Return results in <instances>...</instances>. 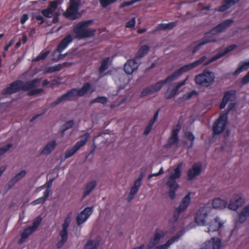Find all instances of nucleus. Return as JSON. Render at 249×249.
Wrapping results in <instances>:
<instances>
[{"instance_id":"55","label":"nucleus","mask_w":249,"mask_h":249,"mask_svg":"<svg viewBox=\"0 0 249 249\" xmlns=\"http://www.w3.org/2000/svg\"><path fill=\"white\" fill-rule=\"evenodd\" d=\"M139 190L137 189V188H135V187H132V188L131 189V190H130V193H129V196H128V199L129 200H131L133 196H134V195H135L136 193L138 192Z\"/></svg>"},{"instance_id":"58","label":"nucleus","mask_w":249,"mask_h":249,"mask_svg":"<svg viewBox=\"0 0 249 249\" xmlns=\"http://www.w3.org/2000/svg\"><path fill=\"white\" fill-rule=\"evenodd\" d=\"M34 18L36 20L40 21V24L43 23L44 22V18L41 15H35L34 16Z\"/></svg>"},{"instance_id":"11","label":"nucleus","mask_w":249,"mask_h":249,"mask_svg":"<svg viewBox=\"0 0 249 249\" xmlns=\"http://www.w3.org/2000/svg\"><path fill=\"white\" fill-rule=\"evenodd\" d=\"M71 215H68L65 219L64 222L62 225V230L60 231V235L61 236L60 240L58 242L57 246L58 248L62 247L64 244L66 242L68 238V228L71 222Z\"/></svg>"},{"instance_id":"64","label":"nucleus","mask_w":249,"mask_h":249,"mask_svg":"<svg viewBox=\"0 0 249 249\" xmlns=\"http://www.w3.org/2000/svg\"><path fill=\"white\" fill-rule=\"evenodd\" d=\"M54 71H56V69H54L53 66L52 67H49L47 71V72H50V73L53 72Z\"/></svg>"},{"instance_id":"43","label":"nucleus","mask_w":249,"mask_h":249,"mask_svg":"<svg viewBox=\"0 0 249 249\" xmlns=\"http://www.w3.org/2000/svg\"><path fill=\"white\" fill-rule=\"evenodd\" d=\"M109 58L107 57L103 60L101 66L99 68V73L102 74L107 69L108 64L109 63Z\"/></svg>"},{"instance_id":"4","label":"nucleus","mask_w":249,"mask_h":249,"mask_svg":"<svg viewBox=\"0 0 249 249\" xmlns=\"http://www.w3.org/2000/svg\"><path fill=\"white\" fill-rule=\"evenodd\" d=\"M233 20L231 19L226 20L213 28L211 31L207 33L203 38V44L214 42L216 40V34L224 31L233 23Z\"/></svg>"},{"instance_id":"56","label":"nucleus","mask_w":249,"mask_h":249,"mask_svg":"<svg viewBox=\"0 0 249 249\" xmlns=\"http://www.w3.org/2000/svg\"><path fill=\"white\" fill-rule=\"evenodd\" d=\"M135 25V19L133 18L130 20L128 21L126 24V27L127 28H133Z\"/></svg>"},{"instance_id":"57","label":"nucleus","mask_w":249,"mask_h":249,"mask_svg":"<svg viewBox=\"0 0 249 249\" xmlns=\"http://www.w3.org/2000/svg\"><path fill=\"white\" fill-rule=\"evenodd\" d=\"M249 82V71L247 74L243 78L241 83L243 85H246Z\"/></svg>"},{"instance_id":"59","label":"nucleus","mask_w":249,"mask_h":249,"mask_svg":"<svg viewBox=\"0 0 249 249\" xmlns=\"http://www.w3.org/2000/svg\"><path fill=\"white\" fill-rule=\"evenodd\" d=\"M51 185V184L49 185L48 188L44 192L43 196L42 197L45 198V201H46L47 198L49 196Z\"/></svg>"},{"instance_id":"52","label":"nucleus","mask_w":249,"mask_h":249,"mask_svg":"<svg viewBox=\"0 0 249 249\" xmlns=\"http://www.w3.org/2000/svg\"><path fill=\"white\" fill-rule=\"evenodd\" d=\"M11 147L12 144H8L3 147L0 148V157L6 152Z\"/></svg>"},{"instance_id":"40","label":"nucleus","mask_w":249,"mask_h":249,"mask_svg":"<svg viewBox=\"0 0 249 249\" xmlns=\"http://www.w3.org/2000/svg\"><path fill=\"white\" fill-rule=\"evenodd\" d=\"M158 115V112L156 113L154 115L153 118L150 121L148 125L146 126V127L145 128V129L144 130V135H147L150 132L154 124L155 123V122H156V121L157 119Z\"/></svg>"},{"instance_id":"48","label":"nucleus","mask_w":249,"mask_h":249,"mask_svg":"<svg viewBox=\"0 0 249 249\" xmlns=\"http://www.w3.org/2000/svg\"><path fill=\"white\" fill-rule=\"evenodd\" d=\"M64 101H65L64 97L63 96V95L61 96L60 97H59V98H58L54 101L52 102L51 104V107H55V106L58 105L60 103L64 102Z\"/></svg>"},{"instance_id":"32","label":"nucleus","mask_w":249,"mask_h":249,"mask_svg":"<svg viewBox=\"0 0 249 249\" xmlns=\"http://www.w3.org/2000/svg\"><path fill=\"white\" fill-rule=\"evenodd\" d=\"M180 126L178 125L177 128L173 130L172 134L170 138L169 139L168 141L170 145L174 144L177 143L178 141V134Z\"/></svg>"},{"instance_id":"23","label":"nucleus","mask_w":249,"mask_h":249,"mask_svg":"<svg viewBox=\"0 0 249 249\" xmlns=\"http://www.w3.org/2000/svg\"><path fill=\"white\" fill-rule=\"evenodd\" d=\"M235 96V92L234 91H228L224 93L222 101L220 104V107L224 108L228 102L233 100Z\"/></svg>"},{"instance_id":"12","label":"nucleus","mask_w":249,"mask_h":249,"mask_svg":"<svg viewBox=\"0 0 249 249\" xmlns=\"http://www.w3.org/2000/svg\"><path fill=\"white\" fill-rule=\"evenodd\" d=\"M167 79L168 77L164 80L159 81L155 85L147 87L141 92V96H145L159 91L165 84L172 81L171 80Z\"/></svg>"},{"instance_id":"26","label":"nucleus","mask_w":249,"mask_h":249,"mask_svg":"<svg viewBox=\"0 0 249 249\" xmlns=\"http://www.w3.org/2000/svg\"><path fill=\"white\" fill-rule=\"evenodd\" d=\"M191 201V193H188L182 199L179 206L177 207L178 211L180 212L184 211L188 207Z\"/></svg>"},{"instance_id":"19","label":"nucleus","mask_w":249,"mask_h":249,"mask_svg":"<svg viewBox=\"0 0 249 249\" xmlns=\"http://www.w3.org/2000/svg\"><path fill=\"white\" fill-rule=\"evenodd\" d=\"M221 245L220 239L218 238H213L204 244L202 249H220Z\"/></svg>"},{"instance_id":"20","label":"nucleus","mask_w":249,"mask_h":249,"mask_svg":"<svg viewBox=\"0 0 249 249\" xmlns=\"http://www.w3.org/2000/svg\"><path fill=\"white\" fill-rule=\"evenodd\" d=\"M237 45L235 44H233L229 46L226 49H225V50L223 52L218 53L215 56H214L212 58L207 60V62L204 63V65H208L209 64L220 58L221 57L224 56L228 53H230V52L235 49Z\"/></svg>"},{"instance_id":"49","label":"nucleus","mask_w":249,"mask_h":249,"mask_svg":"<svg viewBox=\"0 0 249 249\" xmlns=\"http://www.w3.org/2000/svg\"><path fill=\"white\" fill-rule=\"evenodd\" d=\"M197 95V92L195 90H193L191 91L190 92H188L187 93L185 94L183 96V98L184 100H188L191 99L193 96H196Z\"/></svg>"},{"instance_id":"44","label":"nucleus","mask_w":249,"mask_h":249,"mask_svg":"<svg viewBox=\"0 0 249 249\" xmlns=\"http://www.w3.org/2000/svg\"><path fill=\"white\" fill-rule=\"evenodd\" d=\"M50 53V51H42L36 58L33 59V61H37L41 60H43L46 58V57L48 55V54Z\"/></svg>"},{"instance_id":"10","label":"nucleus","mask_w":249,"mask_h":249,"mask_svg":"<svg viewBox=\"0 0 249 249\" xmlns=\"http://www.w3.org/2000/svg\"><path fill=\"white\" fill-rule=\"evenodd\" d=\"M90 137L89 133H86L81 136V140L78 141L70 150L66 152L65 159H67L74 155L76 152L88 142Z\"/></svg>"},{"instance_id":"38","label":"nucleus","mask_w":249,"mask_h":249,"mask_svg":"<svg viewBox=\"0 0 249 249\" xmlns=\"http://www.w3.org/2000/svg\"><path fill=\"white\" fill-rule=\"evenodd\" d=\"M149 50V47L146 45L142 46L139 50L135 58L138 59L146 55Z\"/></svg>"},{"instance_id":"28","label":"nucleus","mask_w":249,"mask_h":249,"mask_svg":"<svg viewBox=\"0 0 249 249\" xmlns=\"http://www.w3.org/2000/svg\"><path fill=\"white\" fill-rule=\"evenodd\" d=\"M56 145V143L55 141H52L45 145L44 148L41 152V154L43 155H49L50 154L52 151L55 148Z\"/></svg>"},{"instance_id":"61","label":"nucleus","mask_w":249,"mask_h":249,"mask_svg":"<svg viewBox=\"0 0 249 249\" xmlns=\"http://www.w3.org/2000/svg\"><path fill=\"white\" fill-rule=\"evenodd\" d=\"M182 212H180L179 211H178V208H177L175 210L174 214V218L175 221L177 220L179 217L180 213Z\"/></svg>"},{"instance_id":"21","label":"nucleus","mask_w":249,"mask_h":249,"mask_svg":"<svg viewBox=\"0 0 249 249\" xmlns=\"http://www.w3.org/2000/svg\"><path fill=\"white\" fill-rule=\"evenodd\" d=\"M213 208L218 210H224L228 208V202L225 198L216 197L213 199L212 202Z\"/></svg>"},{"instance_id":"37","label":"nucleus","mask_w":249,"mask_h":249,"mask_svg":"<svg viewBox=\"0 0 249 249\" xmlns=\"http://www.w3.org/2000/svg\"><path fill=\"white\" fill-rule=\"evenodd\" d=\"M184 139L185 141L187 140L189 141V142H186V146L188 148L192 147L193 145L194 141L195 140V137L192 133L190 132H186L184 135Z\"/></svg>"},{"instance_id":"2","label":"nucleus","mask_w":249,"mask_h":249,"mask_svg":"<svg viewBox=\"0 0 249 249\" xmlns=\"http://www.w3.org/2000/svg\"><path fill=\"white\" fill-rule=\"evenodd\" d=\"M182 167V163H179L173 170L172 168H170L167 170L170 175L168 177L166 184L169 188L168 196L171 199L175 198L176 192L179 187L176 182V179L179 178L181 176Z\"/></svg>"},{"instance_id":"8","label":"nucleus","mask_w":249,"mask_h":249,"mask_svg":"<svg viewBox=\"0 0 249 249\" xmlns=\"http://www.w3.org/2000/svg\"><path fill=\"white\" fill-rule=\"evenodd\" d=\"M245 203L243 195L240 193L234 194L230 198L228 208L231 211H236Z\"/></svg>"},{"instance_id":"6","label":"nucleus","mask_w":249,"mask_h":249,"mask_svg":"<svg viewBox=\"0 0 249 249\" xmlns=\"http://www.w3.org/2000/svg\"><path fill=\"white\" fill-rule=\"evenodd\" d=\"M214 74L208 70H204L203 72L197 75L195 77L196 84L203 87H209L214 81Z\"/></svg>"},{"instance_id":"1","label":"nucleus","mask_w":249,"mask_h":249,"mask_svg":"<svg viewBox=\"0 0 249 249\" xmlns=\"http://www.w3.org/2000/svg\"><path fill=\"white\" fill-rule=\"evenodd\" d=\"M40 80V79H36L25 84L20 81L14 82L4 89V93L11 94L22 89L28 91L29 95L39 94L43 91V89L35 88L39 85Z\"/></svg>"},{"instance_id":"3","label":"nucleus","mask_w":249,"mask_h":249,"mask_svg":"<svg viewBox=\"0 0 249 249\" xmlns=\"http://www.w3.org/2000/svg\"><path fill=\"white\" fill-rule=\"evenodd\" d=\"M92 22V20L81 21L76 24L73 29L75 34V37L82 39L92 36L94 35L95 30L89 27V25Z\"/></svg>"},{"instance_id":"62","label":"nucleus","mask_w":249,"mask_h":249,"mask_svg":"<svg viewBox=\"0 0 249 249\" xmlns=\"http://www.w3.org/2000/svg\"><path fill=\"white\" fill-rule=\"evenodd\" d=\"M28 18L27 14L23 15L20 19V22L22 24H24L28 19Z\"/></svg>"},{"instance_id":"18","label":"nucleus","mask_w":249,"mask_h":249,"mask_svg":"<svg viewBox=\"0 0 249 249\" xmlns=\"http://www.w3.org/2000/svg\"><path fill=\"white\" fill-rule=\"evenodd\" d=\"M140 62L136 58L129 59L124 65V71L128 74H132L138 69Z\"/></svg>"},{"instance_id":"27","label":"nucleus","mask_w":249,"mask_h":249,"mask_svg":"<svg viewBox=\"0 0 249 249\" xmlns=\"http://www.w3.org/2000/svg\"><path fill=\"white\" fill-rule=\"evenodd\" d=\"M249 217V204L244 207L239 214L238 222H244Z\"/></svg>"},{"instance_id":"24","label":"nucleus","mask_w":249,"mask_h":249,"mask_svg":"<svg viewBox=\"0 0 249 249\" xmlns=\"http://www.w3.org/2000/svg\"><path fill=\"white\" fill-rule=\"evenodd\" d=\"M27 174V171L22 170L16 174L9 181L8 185L10 188L12 187L16 183L23 178Z\"/></svg>"},{"instance_id":"36","label":"nucleus","mask_w":249,"mask_h":249,"mask_svg":"<svg viewBox=\"0 0 249 249\" xmlns=\"http://www.w3.org/2000/svg\"><path fill=\"white\" fill-rule=\"evenodd\" d=\"M34 231H35L34 229H33L31 227H28L25 229L21 233V238L19 241V243H22L24 242L28 237Z\"/></svg>"},{"instance_id":"39","label":"nucleus","mask_w":249,"mask_h":249,"mask_svg":"<svg viewBox=\"0 0 249 249\" xmlns=\"http://www.w3.org/2000/svg\"><path fill=\"white\" fill-rule=\"evenodd\" d=\"M99 244V241L96 239L89 240L85 245L84 249H97Z\"/></svg>"},{"instance_id":"5","label":"nucleus","mask_w":249,"mask_h":249,"mask_svg":"<svg viewBox=\"0 0 249 249\" xmlns=\"http://www.w3.org/2000/svg\"><path fill=\"white\" fill-rule=\"evenodd\" d=\"M94 89L92 88L90 84L85 83L84 84L81 89H72L67 93L63 94L65 101L71 100L75 99L77 97L82 96L87 93H92Z\"/></svg>"},{"instance_id":"17","label":"nucleus","mask_w":249,"mask_h":249,"mask_svg":"<svg viewBox=\"0 0 249 249\" xmlns=\"http://www.w3.org/2000/svg\"><path fill=\"white\" fill-rule=\"evenodd\" d=\"M187 79L188 77H186L183 81L177 83L175 87H169L164 93L165 98L169 99L176 95L179 88L185 85Z\"/></svg>"},{"instance_id":"22","label":"nucleus","mask_w":249,"mask_h":249,"mask_svg":"<svg viewBox=\"0 0 249 249\" xmlns=\"http://www.w3.org/2000/svg\"><path fill=\"white\" fill-rule=\"evenodd\" d=\"M202 170V165L200 163H197L195 164L192 168L190 169L188 173V179L192 180L194 178L198 176Z\"/></svg>"},{"instance_id":"41","label":"nucleus","mask_w":249,"mask_h":249,"mask_svg":"<svg viewBox=\"0 0 249 249\" xmlns=\"http://www.w3.org/2000/svg\"><path fill=\"white\" fill-rule=\"evenodd\" d=\"M203 41L202 40L200 42H195L193 43L189 48L188 49L189 51H191L193 53H196L197 50H198L200 48L204 45Z\"/></svg>"},{"instance_id":"35","label":"nucleus","mask_w":249,"mask_h":249,"mask_svg":"<svg viewBox=\"0 0 249 249\" xmlns=\"http://www.w3.org/2000/svg\"><path fill=\"white\" fill-rule=\"evenodd\" d=\"M175 26V22H170L168 23H161L158 25L154 29V32L159 30H171Z\"/></svg>"},{"instance_id":"7","label":"nucleus","mask_w":249,"mask_h":249,"mask_svg":"<svg viewBox=\"0 0 249 249\" xmlns=\"http://www.w3.org/2000/svg\"><path fill=\"white\" fill-rule=\"evenodd\" d=\"M211 210V207L207 205H204L198 209L195 215V221L198 225H206Z\"/></svg>"},{"instance_id":"34","label":"nucleus","mask_w":249,"mask_h":249,"mask_svg":"<svg viewBox=\"0 0 249 249\" xmlns=\"http://www.w3.org/2000/svg\"><path fill=\"white\" fill-rule=\"evenodd\" d=\"M249 68V61L241 62L239 63L238 68L234 72V75H237L243 71L247 70Z\"/></svg>"},{"instance_id":"16","label":"nucleus","mask_w":249,"mask_h":249,"mask_svg":"<svg viewBox=\"0 0 249 249\" xmlns=\"http://www.w3.org/2000/svg\"><path fill=\"white\" fill-rule=\"evenodd\" d=\"M92 212V207H87L78 213L76 219L77 225L80 226L85 223L89 217Z\"/></svg>"},{"instance_id":"13","label":"nucleus","mask_w":249,"mask_h":249,"mask_svg":"<svg viewBox=\"0 0 249 249\" xmlns=\"http://www.w3.org/2000/svg\"><path fill=\"white\" fill-rule=\"evenodd\" d=\"M227 120L228 115L227 114H222L220 116L219 118L216 121L213 126V132L214 134H220L224 131Z\"/></svg>"},{"instance_id":"15","label":"nucleus","mask_w":249,"mask_h":249,"mask_svg":"<svg viewBox=\"0 0 249 249\" xmlns=\"http://www.w3.org/2000/svg\"><path fill=\"white\" fill-rule=\"evenodd\" d=\"M79 3L80 0H71L70 6L65 13L66 17L72 19L77 18L78 7Z\"/></svg>"},{"instance_id":"14","label":"nucleus","mask_w":249,"mask_h":249,"mask_svg":"<svg viewBox=\"0 0 249 249\" xmlns=\"http://www.w3.org/2000/svg\"><path fill=\"white\" fill-rule=\"evenodd\" d=\"M224 224L225 221L217 216L208 224L206 223V226H207V230L205 231L211 234L214 231H218L219 229L223 226Z\"/></svg>"},{"instance_id":"46","label":"nucleus","mask_w":249,"mask_h":249,"mask_svg":"<svg viewBox=\"0 0 249 249\" xmlns=\"http://www.w3.org/2000/svg\"><path fill=\"white\" fill-rule=\"evenodd\" d=\"M107 99L106 97L104 96H100L92 100L91 101V103H100L103 104H105L107 103Z\"/></svg>"},{"instance_id":"45","label":"nucleus","mask_w":249,"mask_h":249,"mask_svg":"<svg viewBox=\"0 0 249 249\" xmlns=\"http://www.w3.org/2000/svg\"><path fill=\"white\" fill-rule=\"evenodd\" d=\"M41 220H42V219H41V217H40V216L37 217L36 218L34 219V220L33 221V226H31V227L33 229H34V230L35 231L36 230V229L39 226V225L41 222Z\"/></svg>"},{"instance_id":"9","label":"nucleus","mask_w":249,"mask_h":249,"mask_svg":"<svg viewBox=\"0 0 249 249\" xmlns=\"http://www.w3.org/2000/svg\"><path fill=\"white\" fill-rule=\"evenodd\" d=\"M166 232L163 231L156 230L153 235L151 237L148 244L146 246V249H152L159 246L164 239L166 236Z\"/></svg>"},{"instance_id":"51","label":"nucleus","mask_w":249,"mask_h":249,"mask_svg":"<svg viewBox=\"0 0 249 249\" xmlns=\"http://www.w3.org/2000/svg\"><path fill=\"white\" fill-rule=\"evenodd\" d=\"M116 0H100L101 5L105 8L109 4L114 2Z\"/></svg>"},{"instance_id":"50","label":"nucleus","mask_w":249,"mask_h":249,"mask_svg":"<svg viewBox=\"0 0 249 249\" xmlns=\"http://www.w3.org/2000/svg\"><path fill=\"white\" fill-rule=\"evenodd\" d=\"M74 124V122L72 120H71L67 122L63 126L62 130L63 131L69 129L73 126Z\"/></svg>"},{"instance_id":"47","label":"nucleus","mask_w":249,"mask_h":249,"mask_svg":"<svg viewBox=\"0 0 249 249\" xmlns=\"http://www.w3.org/2000/svg\"><path fill=\"white\" fill-rule=\"evenodd\" d=\"M41 13L44 17L50 18L52 17L53 12L49 8H48L46 9L42 10L41 11Z\"/></svg>"},{"instance_id":"30","label":"nucleus","mask_w":249,"mask_h":249,"mask_svg":"<svg viewBox=\"0 0 249 249\" xmlns=\"http://www.w3.org/2000/svg\"><path fill=\"white\" fill-rule=\"evenodd\" d=\"M206 59V56H203L199 59L196 60L194 61L193 63H190L189 64L185 65L187 69V71H189V70L194 69V68L196 67L197 66H199V65L201 64H203L204 65V63L207 62L205 61Z\"/></svg>"},{"instance_id":"33","label":"nucleus","mask_w":249,"mask_h":249,"mask_svg":"<svg viewBox=\"0 0 249 249\" xmlns=\"http://www.w3.org/2000/svg\"><path fill=\"white\" fill-rule=\"evenodd\" d=\"M239 0H225L223 4L218 9H216V11H224L237 2Z\"/></svg>"},{"instance_id":"31","label":"nucleus","mask_w":249,"mask_h":249,"mask_svg":"<svg viewBox=\"0 0 249 249\" xmlns=\"http://www.w3.org/2000/svg\"><path fill=\"white\" fill-rule=\"evenodd\" d=\"M97 185V182L95 180H92L88 183L85 186L84 191V195L83 197H85L88 195H89L91 192L93 190V189L96 187Z\"/></svg>"},{"instance_id":"53","label":"nucleus","mask_w":249,"mask_h":249,"mask_svg":"<svg viewBox=\"0 0 249 249\" xmlns=\"http://www.w3.org/2000/svg\"><path fill=\"white\" fill-rule=\"evenodd\" d=\"M58 5V3L57 1H53L50 3V6L48 7L53 12L56 9Z\"/></svg>"},{"instance_id":"60","label":"nucleus","mask_w":249,"mask_h":249,"mask_svg":"<svg viewBox=\"0 0 249 249\" xmlns=\"http://www.w3.org/2000/svg\"><path fill=\"white\" fill-rule=\"evenodd\" d=\"M141 178H138L135 182L134 186L133 187L137 188V189H139V188L141 186Z\"/></svg>"},{"instance_id":"42","label":"nucleus","mask_w":249,"mask_h":249,"mask_svg":"<svg viewBox=\"0 0 249 249\" xmlns=\"http://www.w3.org/2000/svg\"><path fill=\"white\" fill-rule=\"evenodd\" d=\"M178 237H175L168 240L166 243L162 244L161 246L157 247V249H168L170 246L175 241L178 240Z\"/></svg>"},{"instance_id":"29","label":"nucleus","mask_w":249,"mask_h":249,"mask_svg":"<svg viewBox=\"0 0 249 249\" xmlns=\"http://www.w3.org/2000/svg\"><path fill=\"white\" fill-rule=\"evenodd\" d=\"M188 71L187 69L185 66H183L181 67L180 69L176 71L173 74H172L170 76L168 77V80H171L173 81L177 79L178 77H179L183 73Z\"/></svg>"},{"instance_id":"54","label":"nucleus","mask_w":249,"mask_h":249,"mask_svg":"<svg viewBox=\"0 0 249 249\" xmlns=\"http://www.w3.org/2000/svg\"><path fill=\"white\" fill-rule=\"evenodd\" d=\"M45 201V198L41 197L32 202L31 204L34 206L44 203Z\"/></svg>"},{"instance_id":"63","label":"nucleus","mask_w":249,"mask_h":249,"mask_svg":"<svg viewBox=\"0 0 249 249\" xmlns=\"http://www.w3.org/2000/svg\"><path fill=\"white\" fill-rule=\"evenodd\" d=\"M13 41H10L5 47L4 48V51H8V49L10 47H11L12 46V45L13 44Z\"/></svg>"},{"instance_id":"25","label":"nucleus","mask_w":249,"mask_h":249,"mask_svg":"<svg viewBox=\"0 0 249 249\" xmlns=\"http://www.w3.org/2000/svg\"><path fill=\"white\" fill-rule=\"evenodd\" d=\"M72 41V37L71 35L67 36L59 43L57 48V51L61 53L67 48L68 45Z\"/></svg>"}]
</instances>
